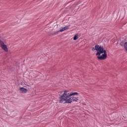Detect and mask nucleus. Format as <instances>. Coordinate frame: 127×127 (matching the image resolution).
Segmentation results:
<instances>
[{"label": "nucleus", "mask_w": 127, "mask_h": 127, "mask_svg": "<svg viewBox=\"0 0 127 127\" xmlns=\"http://www.w3.org/2000/svg\"><path fill=\"white\" fill-rule=\"evenodd\" d=\"M62 94L59 99V103L63 104L64 102L65 104H72V102H77L79 99V97L77 96L79 95L78 92H71L69 93V91L65 90L61 91Z\"/></svg>", "instance_id": "obj_1"}, {"label": "nucleus", "mask_w": 127, "mask_h": 127, "mask_svg": "<svg viewBox=\"0 0 127 127\" xmlns=\"http://www.w3.org/2000/svg\"><path fill=\"white\" fill-rule=\"evenodd\" d=\"M92 51H96V56L99 60H105L107 59L108 55H107V50L103 46L96 45L92 48Z\"/></svg>", "instance_id": "obj_2"}, {"label": "nucleus", "mask_w": 127, "mask_h": 127, "mask_svg": "<svg viewBox=\"0 0 127 127\" xmlns=\"http://www.w3.org/2000/svg\"><path fill=\"white\" fill-rule=\"evenodd\" d=\"M0 46L2 50L5 52H8V48H7V46L4 44L3 41L0 40Z\"/></svg>", "instance_id": "obj_3"}, {"label": "nucleus", "mask_w": 127, "mask_h": 127, "mask_svg": "<svg viewBox=\"0 0 127 127\" xmlns=\"http://www.w3.org/2000/svg\"><path fill=\"white\" fill-rule=\"evenodd\" d=\"M19 91H20L21 92V93H22L23 94H25L26 93H27V89L26 88H24L23 87H20L19 88Z\"/></svg>", "instance_id": "obj_4"}, {"label": "nucleus", "mask_w": 127, "mask_h": 127, "mask_svg": "<svg viewBox=\"0 0 127 127\" xmlns=\"http://www.w3.org/2000/svg\"><path fill=\"white\" fill-rule=\"evenodd\" d=\"M79 39V34H76L74 35L73 37V40H77Z\"/></svg>", "instance_id": "obj_5"}, {"label": "nucleus", "mask_w": 127, "mask_h": 127, "mask_svg": "<svg viewBox=\"0 0 127 127\" xmlns=\"http://www.w3.org/2000/svg\"><path fill=\"white\" fill-rule=\"evenodd\" d=\"M64 30H67V29H69L70 28V25L66 26L64 27Z\"/></svg>", "instance_id": "obj_6"}, {"label": "nucleus", "mask_w": 127, "mask_h": 127, "mask_svg": "<svg viewBox=\"0 0 127 127\" xmlns=\"http://www.w3.org/2000/svg\"><path fill=\"white\" fill-rule=\"evenodd\" d=\"M63 31H65V29H64V27L61 28L60 29L59 32H63Z\"/></svg>", "instance_id": "obj_7"}]
</instances>
